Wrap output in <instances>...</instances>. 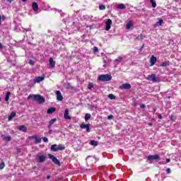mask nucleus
I'll list each match as a JSON object with an SVG mask.
<instances>
[{"instance_id": "nucleus-25", "label": "nucleus", "mask_w": 181, "mask_h": 181, "mask_svg": "<svg viewBox=\"0 0 181 181\" xmlns=\"http://www.w3.org/2000/svg\"><path fill=\"white\" fill-rule=\"evenodd\" d=\"M170 66L169 62H164L160 64V67H168Z\"/></svg>"}, {"instance_id": "nucleus-10", "label": "nucleus", "mask_w": 181, "mask_h": 181, "mask_svg": "<svg viewBox=\"0 0 181 181\" xmlns=\"http://www.w3.org/2000/svg\"><path fill=\"white\" fill-rule=\"evenodd\" d=\"M120 88H122L123 90H129V88H131V84L124 83L120 86Z\"/></svg>"}, {"instance_id": "nucleus-38", "label": "nucleus", "mask_w": 181, "mask_h": 181, "mask_svg": "<svg viewBox=\"0 0 181 181\" xmlns=\"http://www.w3.org/2000/svg\"><path fill=\"white\" fill-rule=\"evenodd\" d=\"M5 19H6V17H5V16H1L0 15V25H1V21H5Z\"/></svg>"}, {"instance_id": "nucleus-48", "label": "nucleus", "mask_w": 181, "mask_h": 181, "mask_svg": "<svg viewBox=\"0 0 181 181\" xmlns=\"http://www.w3.org/2000/svg\"><path fill=\"white\" fill-rule=\"evenodd\" d=\"M30 98H32V95H30L28 97V100H30Z\"/></svg>"}, {"instance_id": "nucleus-40", "label": "nucleus", "mask_w": 181, "mask_h": 181, "mask_svg": "<svg viewBox=\"0 0 181 181\" xmlns=\"http://www.w3.org/2000/svg\"><path fill=\"white\" fill-rule=\"evenodd\" d=\"M112 118H114V115H110L107 117V119H112Z\"/></svg>"}, {"instance_id": "nucleus-29", "label": "nucleus", "mask_w": 181, "mask_h": 181, "mask_svg": "<svg viewBox=\"0 0 181 181\" xmlns=\"http://www.w3.org/2000/svg\"><path fill=\"white\" fill-rule=\"evenodd\" d=\"M118 9H125V5L124 4H119L117 5Z\"/></svg>"}, {"instance_id": "nucleus-31", "label": "nucleus", "mask_w": 181, "mask_h": 181, "mask_svg": "<svg viewBox=\"0 0 181 181\" xmlns=\"http://www.w3.org/2000/svg\"><path fill=\"white\" fill-rule=\"evenodd\" d=\"M150 2L153 6V8H156V2H155V0H150Z\"/></svg>"}, {"instance_id": "nucleus-5", "label": "nucleus", "mask_w": 181, "mask_h": 181, "mask_svg": "<svg viewBox=\"0 0 181 181\" xmlns=\"http://www.w3.org/2000/svg\"><path fill=\"white\" fill-rule=\"evenodd\" d=\"M48 156H49V159H52V162L54 163H55V165H58V166H60V165H61L60 160H59V159H57V158H56L54 156H53L52 154H48Z\"/></svg>"}, {"instance_id": "nucleus-3", "label": "nucleus", "mask_w": 181, "mask_h": 181, "mask_svg": "<svg viewBox=\"0 0 181 181\" xmlns=\"http://www.w3.org/2000/svg\"><path fill=\"white\" fill-rule=\"evenodd\" d=\"M33 100L34 101H37L38 104H43L45 103V98L40 95H34Z\"/></svg>"}, {"instance_id": "nucleus-49", "label": "nucleus", "mask_w": 181, "mask_h": 181, "mask_svg": "<svg viewBox=\"0 0 181 181\" xmlns=\"http://www.w3.org/2000/svg\"><path fill=\"white\" fill-rule=\"evenodd\" d=\"M47 180L50 179V175H48L47 176Z\"/></svg>"}, {"instance_id": "nucleus-24", "label": "nucleus", "mask_w": 181, "mask_h": 181, "mask_svg": "<svg viewBox=\"0 0 181 181\" xmlns=\"http://www.w3.org/2000/svg\"><path fill=\"white\" fill-rule=\"evenodd\" d=\"M56 111V109L54 107H50L47 110V114H53Z\"/></svg>"}, {"instance_id": "nucleus-1", "label": "nucleus", "mask_w": 181, "mask_h": 181, "mask_svg": "<svg viewBox=\"0 0 181 181\" xmlns=\"http://www.w3.org/2000/svg\"><path fill=\"white\" fill-rule=\"evenodd\" d=\"M112 79V76L109 74L100 75L98 78V80H99V81H111Z\"/></svg>"}, {"instance_id": "nucleus-26", "label": "nucleus", "mask_w": 181, "mask_h": 181, "mask_svg": "<svg viewBox=\"0 0 181 181\" xmlns=\"http://www.w3.org/2000/svg\"><path fill=\"white\" fill-rule=\"evenodd\" d=\"M10 97H11V92H7V93L5 96V101H6V102L9 101Z\"/></svg>"}, {"instance_id": "nucleus-13", "label": "nucleus", "mask_w": 181, "mask_h": 181, "mask_svg": "<svg viewBox=\"0 0 181 181\" xmlns=\"http://www.w3.org/2000/svg\"><path fill=\"white\" fill-rule=\"evenodd\" d=\"M64 117L65 119H71V117H70L69 115V109L65 110Z\"/></svg>"}, {"instance_id": "nucleus-8", "label": "nucleus", "mask_w": 181, "mask_h": 181, "mask_svg": "<svg viewBox=\"0 0 181 181\" xmlns=\"http://www.w3.org/2000/svg\"><path fill=\"white\" fill-rule=\"evenodd\" d=\"M56 95H57V100L58 101H63V95H62V93L60 92V90H57Z\"/></svg>"}, {"instance_id": "nucleus-19", "label": "nucleus", "mask_w": 181, "mask_h": 181, "mask_svg": "<svg viewBox=\"0 0 181 181\" xmlns=\"http://www.w3.org/2000/svg\"><path fill=\"white\" fill-rule=\"evenodd\" d=\"M33 11H36L39 10V6L37 5V3L33 2Z\"/></svg>"}, {"instance_id": "nucleus-46", "label": "nucleus", "mask_w": 181, "mask_h": 181, "mask_svg": "<svg viewBox=\"0 0 181 181\" xmlns=\"http://www.w3.org/2000/svg\"><path fill=\"white\" fill-rule=\"evenodd\" d=\"M140 107H141V108H145V105H140Z\"/></svg>"}, {"instance_id": "nucleus-18", "label": "nucleus", "mask_w": 181, "mask_h": 181, "mask_svg": "<svg viewBox=\"0 0 181 181\" xmlns=\"http://www.w3.org/2000/svg\"><path fill=\"white\" fill-rule=\"evenodd\" d=\"M15 117H16V112H12L8 116V121H12V119L15 118Z\"/></svg>"}, {"instance_id": "nucleus-51", "label": "nucleus", "mask_w": 181, "mask_h": 181, "mask_svg": "<svg viewBox=\"0 0 181 181\" xmlns=\"http://www.w3.org/2000/svg\"><path fill=\"white\" fill-rule=\"evenodd\" d=\"M148 125H149L150 127H152V123H148Z\"/></svg>"}, {"instance_id": "nucleus-39", "label": "nucleus", "mask_w": 181, "mask_h": 181, "mask_svg": "<svg viewBox=\"0 0 181 181\" xmlns=\"http://www.w3.org/2000/svg\"><path fill=\"white\" fill-rule=\"evenodd\" d=\"M93 53H98V47H93Z\"/></svg>"}, {"instance_id": "nucleus-32", "label": "nucleus", "mask_w": 181, "mask_h": 181, "mask_svg": "<svg viewBox=\"0 0 181 181\" xmlns=\"http://www.w3.org/2000/svg\"><path fill=\"white\" fill-rule=\"evenodd\" d=\"M100 11H104L105 9V6L103 4L99 6Z\"/></svg>"}, {"instance_id": "nucleus-22", "label": "nucleus", "mask_w": 181, "mask_h": 181, "mask_svg": "<svg viewBox=\"0 0 181 181\" xmlns=\"http://www.w3.org/2000/svg\"><path fill=\"white\" fill-rule=\"evenodd\" d=\"M122 60H124V58L122 57H118L117 59H116L115 60V63L118 62L117 63V64H118L119 63H121L122 62Z\"/></svg>"}, {"instance_id": "nucleus-12", "label": "nucleus", "mask_w": 181, "mask_h": 181, "mask_svg": "<svg viewBox=\"0 0 181 181\" xmlns=\"http://www.w3.org/2000/svg\"><path fill=\"white\" fill-rule=\"evenodd\" d=\"M1 138L3 141H6V142H10V141H12V137H11V136H6L5 135H1Z\"/></svg>"}, {"instance_id": "nucleus-27", "label": "nucleus", "mask_w": 181, "mask_h": 181, "mask_svg": "<svg viewBox=\"0 0 181 181\" xmlns=\"http://www.w3.org/2000/svg\"><path fill=\"white\" fill-rule=\"evenodd\" d=\"M90 145H92V146H97L98 145V141L92 140L90 141Z\"/></svg>"}, {"instance_id": "nucleus-47", "label": "nucleus", "mask_w": 181, "mask_h": 181, "mask_svg": "<svg viewBox=\"0 0 181 181\" xmlns=\"http://www.w3.org/2000/svg\"><path fill=\"white\" fill-rule=\"evenodd\" d=\"M166 162H167V163H169V162H170V159L167 158V159H166Z\"/></svg>"}, {"instance_id": "nucleus-33", "label": "nucleus", "mask_w": 181, "mask_h": 181, "mask_svg": "<svg viewBox=\"0 0 181 181\" xmlns=\"http://www.w3.org/2000/svg\"><path fill=\"white\" fill-rule=\"evenodd\" d=\"M41 142H42V139H40V138H37V137L35 138L36 144H40Z\"/></svg>"}, {"instance_id": "nucleus-30", "label": "nucleus", "mask_w": 181, "mask_h": 181, "mask_svg": "<svg viewBox=\"0 0 181 181\" xmlns=\"http://www.w3.org/2000/svg\"><path fill=\"white\" fill-rule=\"evenodd\" d=\"M90 118H91V115L87 113L86 115H85V121H88V119H90Z\"/></svg>"}, {"instance_id": "nucleus-9", "label": "nucleus", "mask_w": 181, "mask_h": 181, "mask_svg": "<svg viewBox=\"0 0 181 181\" xmlns=\"http://www.w3.org/2000/svg\"><path fill=\"white\" fill-rule=\"evenodd\" d=\"M148 160H158L159 159L158 155H153L147 156Z\"/></svg>"}, {"instance_id": "nucleus-2", "label": "nucleus", "mask_w": 181, "mask_h": 181, "mask_svg": "<svg viewBox=\"0 0 181 181\" xmlns=\"http://www.w3.org/2000/svg\"><path fill=\"white\" fill-rule=\"evenodd\" d=\"M146 80H148V81H153V83H160V79L159 78V77H156V75H155V74L148 75L146 78Z\"/></svg>"}, {"instance_id": "nucleus-34", "label": "nucleus", "mask_w": 181, "mask_h": 181, "mask_svg": "<svg viewBox=\"0 0 181 181\" xmlns=\"http://www.w3.org/2000/svg\"><path fill=\"white\" fill-rule=\"evenodd\" d=\"M93 87H94V85L93 83H89L88 86V88L89 90H91V88H93Z\"/></svg>"}, {"instance_id": "nucleus-4", "label": "nucleus", "mask_w": 181, "mask_h": 181, "mask_svg": "<svg viewBox=\"0 0 181 181\" xmlns=\"http://www.w3.org/2000/svg\"><path fill=\"white\" fill-rule=\"evenodd\" d=\"M47 159V156L45 155H37L36 156V162L38 163H43Z\"/></svg>"}, {"instance_id": "nucleus-44", "label": "nucleus", "mask_w": 181, "mask_h": 181, "mask_svg": "<svg viewBox=\"0 0 181 181\" xmlns=\"http://www.w3.org/2000/svg\"><path fill=\"white\" fill-rule=\"evenodd\" d=\"M4 49V45H2V43L0 42V50H2Z\"/></svg>"}, {"instance_id": "nucleus-16", "label": "nucleus", "mask_w": 181, "mask_h": 181, "mask_svg": "<svg viewBox=\"0 0 181 181\" xmlns=\"http://www.w3.org/2000/svg\"><path fill=\"white\" fill-rule=\"evenodd\" d=\"M18 129H19V131H21L22 132H26V131H28V128H26L25 125L19 126L18 127Z\"/></svg>"}, {"instance_id": "nucleus-17", "label": "nucleus", "mask_w": 181, "mask_h": 181, "mask_svg": "<svg viewBox=\"0 0 181 181\" xmlns=\"http://www.w3.org/2000/svg\"><path fill=\"white\" fill-rule=\"evenodd\" d=\"M133 26H134V23L132 21H129L127 23L126 28L128 30H129V29H131Z\"/></svg>"}, {"instance_id": "nucleus-15", "label": "nucleus", "mask_w": 181, "mask_h": 181, "mask_svg": "<svg viewBox=\"0 0 181 181\" xmlns=\"http://www.w3.org/2000/svg\"><path fill=\"white\" fill-rule=\"evenodd\" d=\"M49 66L51 69L54 68V66H56V62L53 60V58H49Z\"/></svg>"}, {"instance_id": "nucleus-28", "label": "nucleus", "mask_w": 181, "mask_h": 181, "mask_svg": "<svg viewBox=\"0 0 181 181\" xmlns=\"http://www.w3.org/2000/svg\"><path fill=\"white\" fill-rule=\"evenodd\" d=\"M57 149L58 151H64L65 147L64 146L59 144V145H57Z\"/></svg>"}, {"instance_id": "nucleus-35", "label": "nucleus", "mask_w": 181, "mask_h": 181, "mask_svg": "<svg viewBox=\"0 0 181 181\" xmlns=\"http://www.w3.org/2000/svg\"><path fill=\"white\" fill-rule=\"evenodd\" d=\"M5 168V163L2 162L0 163V169L2 170Z\"/></svg>"}, {"instance_id": "nucleus-20", "label": "nucleus", "mask_w": 181, "mask_h": 181, "mask_svg": "<svg viewBox=\"0 0 181 181\" xmlns=\"http://www.w3.org/2000/svg\"><path fill=\"white\" fill-rule=\"evenodd\" d=\"M51 151H52V152H57L58 151L57 145L53 144L52 146H51Z\"/></svg>"}, {"instance_id": "nucleus-54", "label": "nucleus", "mask_w": 181, "mask_h": 181, "mask_svg": "<svg viewBox=\"0 0 181 181\" xmlns=\"http://www.w3.org/2000/svg\"><path fill=\"white\" fill-rule=\"evenodd\" d=\"M1 98H0V101H1Z\"/></svg>"}, {"instance_id": "nucleus-23", "label": "nucleus", "mask_w": 181, "mask_h": 181, "mask_svg": "<svg viewBox=\"0 0 181 181\" xmlns=\"http://www.w3.org/2000/svg\"><path fill=\"white\" fill-rule=\"evenodd\" d=\"M163 24V20L160 19L159 20V21H158L156 24H155V28H156V26L159 25V26H162V25Z\"/></svg>"}, {"instance_id": "nucleus-37", "label": "nucleus", "mask_w": 181, "mask_h": 181, "mask_svg": "<svg viewBox=\"0 0 181 181\" xmlns=\"http://www.w3.org/2000/svg\"><path fill=\"white\" fill-rule=\"evenodd\" d=\"M108 97H109V98H110V100H114V99H115V96L114 95H112V94H110V95H108Z\"/></svg>"}, {"instance_id": "nucleus-50", "label": "nucleus", "mask_w": 181, "mask_h": 181, "mask_svg": "<svg viewBox=\"0 0 181 181\" xmlns=\"http://www.w3.org/2000/svg\"><path fill=\"white\" fill-rule=\"evenodd\" d=\"M13 0H7V2H13Z\"/></svg>"}, {"instance_id": "nucleus-53", "label": "nucleus", "mask_w": 181, "mask_h": 181, "mask_svg": "<svg viewBox=\"0 0 181 181\" xmlns=\"http://www.w3.org/2000/svg\"><path fill=\"white\" fill-rule=\"evenodd\" d=\"M49 133L52 134V130L49 131Z\"/></svg>"}, {"instance_id": "nucleus-43", "label": "nucleus", "mask_w": 181, "mask_h": 181, "mask_svg": "<svg viewBox=\"0 0 181 181\" xmlns=\"http://www.w3.org/2000/svg\"><path fill=\"white\" fill-rule=\"evenodd\" d=\"M167 174L169 175L170 173V168H168L166 170Z\"/></svg>"}, {"instance_id": "nucleus-52", "label": "nucleus", "mask_w": 181, "mask_h": 181, "mask_svg": "<svg viewBox=\"0 0 181 181\" xmlns=\"http://www.w3.org/2000/svg\"><path fill=\"white\" fill-rule=\"evenodd\" d=\"M27 0H22L23 2H26Z\"/></svg>"}, {"instance_id": "nucleus-36", "label": "nucleus", "mask_w": 181, "mask_h": 181, "mask_svg": "<svg viewBox=\"0 0 181 181\" xmlns=\"http://www.w3.org/2000/svg\"><path fill=\"white\" fill-rule=\"evenodd\" d=\"M28 63L30 66H35V61L32 59H30Z\"/></svg>"}, {"instance_id": "nucleus-14", "label": "nucleus", "mask_w": 181, "mask_h": 181, "mask_svg": "<svg viewBox=\"0 0 181 181\" xmlns=\"http://www.w3.org/2000/svg\"><path fill=\"white\" fill-rule=\"evenodd\" d=\"M43 80H45L44 76H38L34 79V83H40V81H43Z\"/></svg>"}, {"instance_id": "nucleus-7", "label": "nucleus", "mask_w": 181, "mask_h": 181, "mask_svg": "<svg viewBox=\"0 0 181 181\" xmlns=\"http://www.w3.org/2000/svg\"><path fill=\"white\" fill-rule=\"evenodd\" d=\"M80 127L82 129H86V132H90V124H81Z\"/></svg>"}, {"instance_id": "nucleus-45", "label": "nucleus", "mask_w": 181, "mask_h": 181, "mask_svg": "<svg viewBox=\"0 0 181 181\" xmlns=\"http://www.w3.org/2000/svg\"><path fill=\"white\" fill-rule=\"evenodd\" d=\"M158 118H159V119H162V115H158Z\"/></svg>"}, {"instance_id": "nucleus-41", "label": "nucleus", "mask_w": 181, "mask_h": 181, "mask_svg": "<svg viewBox=\"0 0 181 181\" xmlns=\"http://www.w3.org/2000/svg\"><path fill=\"white\" fill-rule=\"evenodd\" d=\"M42 140L44 142H49V139L47 137H44Z\"/></svg>"}, {"instance_id": "nucleus-42", "label": "nucleus", "mask_w": 181, "mask_h": 181, "mask_svg": "<svg viewBox=\"0 0 181 181\" xmlns=\"http://www.w3.org/2000/svg\"><path fill=\"white\" fill-rule=\"evenodd\" d=\"M103 63H104L103 67H106V66H107V61L105 59L103 60Z\"/></svg>"}, {"instance_id": "nucleus-11", "label": "nucleus", "mask_w": 181, "mask_h": 181, "mask_svg": "<svg viewBox=\"0 0 181 181\" xmlns=\"http://www.w3.org/2000/svg\"><path fill=\"white\" fill-rule=\"evenodd\" d=\"M156 57L155 56H151V59H150V64L151 66H154L155 63H156Z\"/></svg>"}, {"instance_id": "nucleus-6", "label": "nucleus", "mask_w": 181, "mask_h": 181, "mask_svg": "<svg viewBox=\"0 0 181 181\" xmlns=\"http://www.w3.org/2000/svg\"><path fill=\"white\" fill-rule=\"evenodd\" d=\"M111 25H112V21H111V19H108L106 22H105V30H110L111 29Z\"/></svg>"}, {"instance_id": "nucleus-21", "label": "nucleus", "mask_w": 181, "mask_h": 181, "mask_svg": "<svg viewBox=\"0 0 181 181\" xmlns=\"http://www.w3.org/2000/svg\"><path fill=\"white\" fill-rule=\"evenodd\" d=\"M56 121H57L56 118L51 119L48 124V128H50L52 125H53V124L56 122Z\"/></svg>"}]
</instances>
